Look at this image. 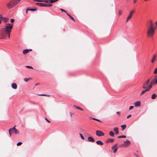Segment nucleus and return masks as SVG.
<instances>
[{"mask_svg": "<svg viewBox=\"0 0 157 157\" xmlns=\"http://www.w3.org/2000/svg\"><path fill=\"white\" fill-rule=\"evenodd\" d=\"M13 24H7L4 27L2 28L0 31V39H5L8 36L10 38V33L13 28Z\"/></svg>", "mask_w": 157, "mask_h": 157, "instance_id": "f257e3e1", "label": "nucleus"}, {"mask_svg": "<svg viewBox=\"0 0 157 157\" xmlns=\"http://www.w3.org/2000/svg\"><path fill=\"white\" fill-rule=\"evenodd\" d=\"M155 33L154 28H149L147 29V35L148 37L152 36Z\"/></svg>", "mask_w": 157, "mask_h": 157, "instance_id": "f03ea898", "label": "nucleus"}, {"mask_svg": "<svg viewBox=\"0 0 157 157\" xmlns=\"http://www.w3.org/2000/svg\"><path fill=\"white\" fill-rule=\"evenodd\" d=\"M35 4L41 7H51L52 6V4L50 3L46 4L38 2L35 3Z\"/></svg>", "mask_w": 157, "mask_h": 157, "instance_id": "7ed1b4c3", "label": "nucleus"}, {"mask_svg": "<svg viewBox=\"0 0 157 157\" xmlns=\"http://www.w3.org/2000/svg\"><path fill=\"white\" fill-rule=\"evenodd\" d=\"M6 6L8 9H11L15 6L13 0H11L6 3Z\"/></svg>", "mask_w": 157, "mask_h": 157, "instance_id": "20e7f679", "label": "nucleus"}, {"mask_svg": "<svg viewBox=\"0 0 157 157\" xmlns=\"http://www.w3.org/2000/svg\"><path fill=\"white\" fill-rule=\"evenodd\" d=\"M96 134L98 136H101L104 135V133L100 130H97L96 132Z\"/></svg>", "mask_w": 157, "mask_h": 157, "instance_id": "39448f33", "label": "nucleus"}, {"mask_svg": "<svg viewBox=\"0 0 157 157\" xmlns=\"http://www.w3.org/2000/svg\"><path fill=\"white\" fill-rule=\"evenodd\" d=\"M150 82V79L147 80L146 82H144L143 83V88L144 89H146L147 87L148 86V84Z\"/></svg>", "mask_w": 157, "mask_h": 157, "instance_id": "423d86ee", "label": "nucleus"}, {"mask_svg": "<svg viewBox=\"0 0 157 157\" xmlns=\"http://www.w3.org/2000/svg\"><path fill=\"white\" fill-rule=\"evenodd\" d=\"M16 126V125H15L13 128L9 129V134L10 136H11V134H12L15 132V127Z\"/></svg>", "mask_w": 157, "mask_h": 157, "instance_id": "0eeeda50", "label": "nucleus"}, {"mask_svg": "<svg viewBox=\"0 0 157 157\" xmlns=\"http://www.w3.org/2000/svg\"><path fill=\"white\" fill-rule=\"evenodd\" d=\"M130 144V142L128 140H126L124 141V143L122 144V146L124 147H126L129 145Z\"/></svg>", "mask_w": 157, "mask_h": 157, "instance_id": "6e6552de", "label": "nucleus"}, {"mask_svg": "<svg viewBox=\"0 0 157 157\" xmlns=\"http://www.w3.org/2000/svg\"><path fill=\"white\" fill-rule=\"evenodd\" d=\"M135 11L134 10H132L130 13L128 17L126 20V22H128L132 17L133 13H134Z\"/></svg>", "mask_w": 157, "mask_h": 157, "instance_id": "1a4fd4ad", "label": "nucleus"}, {"mask_svg": "<svg viewBox=\"0 0 157 157\" xmlns=\"http://www.w3.org/2000/svg\"><path fill=\"white\" fill-rule=\"evenodd\" d=\"M135 106L136 107L139 106L140 105V101H137L134 103Z\"/></svg>", "mask_w": 157, "mask_h": 157, "instance_id": "9d476101", "label": "nucleus"}, {"mask_svg": "<svg viewBox=\"0 0 157 157\" xmlns=\"http://www.w3.org/2000/svg\"><path fill=\"white\" fill-rule=\"evenodd\" d=\"M114 139H108L106 141V143L113 142L114 141Z\"/></svg>", "mask_w": 157, "mask_h": 157, "instance_id": "9b49d317", "label": "nucleus"}, {"mask_svg": "<svg viewBox=\"0 0 157 157\" xmlns=\"http://www.w3.org/2000/svg\"><path fill=\"white\" fill-rule=\"evenodd\" d=\"M15 6L17 4L21 1V0H13Z\"/></svg>", "mask_w": 157, "mask_h": 157, "instance_id": "f8f14e48", "label": "nucleus"}, {"mask_svg": "<svg viewBox=\"0 0 157 157\" xmlns=\"http://www.w3.org/2000/svg\"><path fill=\"white\" fill-rule=\"evenodd\" d=\"M11 87L15 89H16L17 88V85L15 83H12L11 85Z\"/></svg>", "mask_w": 157, "mask_h": 157, "instance_id": "ddd939ff", "label": "nucleus"}, {"mask_svg": "<svg viewBox=\"0 0 157 157\" xmlns=\"http://www.w3.org/2000/svg\"><path fill=\"white\" fill-rule=\"evenodd\" d=\"M88 140L89 141L94 142V140L91 137H88Z\"/></svg>", "mask_w": 157, "mask_h": 157, "instance_id": "4468645a", "label": "nucleus"}, {"mask_svg": "<svg viewBox=\"0 0 157 157\" xmlns=\"http://www.w3.org/2000/svg\"><path fill=\"white\" fill-rule=\"evenodd\" d=\"M31 50H32V49H29V50H28L27 49H25L23 50V53L24 54H26L27 53H28L29 52V51H31Z\"/></svg>", "mask_w": 157, "mask_h": 157, "instance_id": "2eb2a0df", "label": "nucleus"}, {"mask_svg": "<svg viewBox=\"0 0 157 157\" xmlns=\"http://www.w3.org/2000/svg\"><path fill=\"white\" fill-rule=\"evenodd\" d=\"M152 87V86L151 84H150L149 86L145 90L146 92L149 91L151 89Z\"/></svg>", "mask_w": 157, "mask_h": 157, "instance_id": "dca6fc26", "label": "nucleus"}, {"mask_svg": "<svg viewBox=\"0 0 157 157\" xmlns=\"http://www.w3.org/2000/svg\"><path fill=\"white\" fill-rule=\"evenodd\" d=\"M113 130L117 134H118V128L117 127H115L113 129Z\"/></svg>", "mask_w": 157, "mask_h": 157, "instance_id": "f3484780", "label": "nucleus"}, {"mask_svg": "<svg viewBox=\"0 0 157 157\" xmlns=\"http://www.w3.org/2000/svg\"><path fill=\"white\" fill-rule=\"evenodd\" d=\"M96 144L98 145H103V143L101 141H98L96 142Z\"/></svg>", "mask_w": 157, "mask_h": 157, "instance_id": "a211bd4d", "label": "nucleus"}, {"mask_svg": "<svg viewBox=\"0 0 157 157\" xmlns=\"http://www.w3.org/2000/svg\"><path fill=\"white\" fill-rule=\"evenodd\" d=\"M156 97H157L156 94H153L152 95L151 98L152 99H154L156 98Z\"/></svg>", "mask_w": 157, "mask_h": 157, "instance_id": "6ab92c4d", "label": "nucleus"}, {"mask_svg": "<svg viewBox=\"0 0 157 157\" xmlns=\"http://www.w3.org/2000/svg\"><path fill=\"white\" fill-rule=\"evenodd\" d=\"M149 28H154L153 24L152 21H150V25L148 27Z\"/></svg>", "mask_w": 157, "mask_h": 157, "instance_id": "aec40b11", "label": "nucleus"}, {"mask_svg": "<svg viewBox=\"0 0 157 157\" xmlns=\"http://www.w3.org/2000/svg\"><path fill=\"white\" fill-rule=\"evenodd\" d=\"M67 14L70 17V18H71V19L73 21H75V20L74 18L72 16H71V15H70L68 13H67Z\"/></svg>", "mask_w": 157, "mask_h": 157, "instance_id": "412c9836", "label": "nucleus"}, {"mask_svg": "<svg viewBox=\"0 0 157 157\" xmlns=\"http://www.w3.org/2000/svg\"><path fill=\"white\" fill-rule=\"evenodd\" d=\"M156 55H155L153 57L152 59L151 60V62L152 63H153L154 62V61L156 60Z\"/></svg>", "mask_w": 157, "mask_h": 157, "instance_id": "4be33fe9", "label": "nucleus"}, {"mask_svg": "<svg viewBox=\"0 0 157 157\" xmlns=\"http://www.w3.org/2000/svg\"><path fill=\"white\" fill-rule=\"evenodd\" d=\"M74 106L76 108L78 109H80V110H82V111L83 110V109H82L79 106H77L75 105H74Z\"/></svg>", "mask_w": 157, "mask_h": 157, "instance_id": "5701e85b", "label": "nucleus"}, {"mask_svg": "<svg viewBox=\"0 0 157 157\" xmlns=\"http://www.w3.org/2000/svg\"><path fill=\"white\" fill-rule=\"evenodd\" d=\"M109 135L112 137H113L114 136V133L112 131H110L109 132Z\"/></svg>", "mask_w": 157, "mask_h": 157, "instance_id": "b1692460", "label": "nucleus"}, {"mask_svg": "<svg viewBox=\"0 0 157 157\" xmlns=\"http://www.w3.org/2000/svg\"><path fill=\"white\" fill-rule=\"evenodd\" d=\"M126 127V124H124L121 126V127L122 128V130H124Z\"/></svg>", "mask_w": 157, "mask_h": 157, "instance_id": "393cba45", "label": "nucleus"}, {"mask_svg": "<svg viewBox=\"0 0 157 157\" xmlns=\"http://www.w3.org/2000/svg\"><path fill=\"white\" fill-rule=\"evenodd\" d=\"M117 144H116L115 145H114L112 147V148H111L112 149H114L115 148H117L116 147H117Z\"/></svg>", "mask_w": 157, "mask_h": 157, "instance_id": "a878e982", "label": "nucleus"}, {"mask_svg": "<svg viewBox=\"0 0 157 157\" xmlns=\"http://www.w3.org/2000/svg\"><path fill=\"white\" fill-rule=\"evenodd\" d=\"M2 20L4 21L5 22H7L9 20V19L8 18L5 17V18L3 19Z\"/></svg>", "mask_w": 157, "mask_h": 157, "instance_id": "bb28decb", "label": "nucleus"}, {"mask_svg": "<svg viewBox=\"0 0 157 157\" xmlns=\"http://www.w3.org/2000/svg\"><path fill=\"white\" fill-rule=\"evenodd\" d=\"M5 17H3L2 14H0V20H2L3 19H5Z\"/></svg>", "mask_w": 157, "mask_h": 157, "instance_id": "cd10ccee", "label": "nucleus"}, {"mask_svg": "<svg viewBox=\"0 0 157 157\" xmlns=\"http://www.w3.org/2000/svg\"><path fill=\"white\" fill-rule=\"evenodd\" d=\"M79 135L80 136L82 140H84L85 139V138H84V137L82 135V134L80 133Z\"/></svg>", "mask_w": 157, "mask_h": 157, "instance_id": "c85d7f7f", "label": "nucleus"}, {"mask_svg": "<svg viewBox=\"0 0 157 157\" xmlns=\"http://www.w3.org/2000/svg\"><path fill=\"white\" fill-rule=\"evenodd\" d=\"M126 137V136H118L119 138H125Z\"/></svg>", "mask_w": 157, "mask_h": 157, "instance_id": "c756f323", "label": "nucleus"}, {"mask_svg": "<svg viewBox=\"0 0 157 157\" xmlns=\"http://www.w3.org/2000/svg\"><path fill=\"white\" fill-rule=\"evenodd\" d=\"M59 10L62 12H64V13H65L66 14H67V11H66L65 10H63V9H60Z\"/></svg>", "mask_w": 157, "mask_h": 157, "instance_id": "7c9ffc66", "label": "nucleus"}, {"mask_svg": "<svg viewBox=\"0 0 157 157\" xmlns=\"http://www.w3.org/2000/svg\"><path fill=\"white\" fill-rule=\"evenodd\" d=\"M37 10V9L36 8L34 9H31L29 10L33 11H35Z\"/></svg>", "mask_w": 157, "mask_h": 157, "instance_id": "2f4dec72", "label": "nucleus"}, {"mask_svg": "<svg viewBox=\"0 0 157 157\" xmlns=\"http://www.w3.org/2000/svg\"><path fill=\"white\" fill-rule=\"evenodd\" d=\"M33 1L35 2H43V0H33Z\"/></svg>", "mask_w": 157, "mask_h": 157, "instance_id": "473e14b6", "label": "nucleus"}, {"mask_svg": "<svg viewBox=\"0 0 157 157\" xmlns=\"http://www.w3.org/2000/svg\"><path fill=\"white\" fill-rule=\"evenodd\" d=\"M15 134H17L19 133V131H18L17 129H15Z\"/></svg>", "mask_w": 157, "mask_h": 157, "instance_id": "72a5a7b5", "label": "nucleus"}, {"mask_svg": "<svg viewBox=\"0 0 157 157\" xmlns=\"http://www.w3.org/2000/svg\"><path fill=\"white\" fill-rule=\"evenodd\" d=\"M146 91L145 90H143L142 92L141 93V94H140V95H142L143 94H144L146 92Z\"/></svg>", "mask_w": 157, "mask_h": 157, "instance_id": "f704fd0d", "label": "nucleus"}, {"mask_svg": "<svg viewBox=\"0 0 157 157\" xmlns=\"http://www.w3.org/2000/svg\"><path fill=\"white\" fill-rule=\"evenodd\" d=\"M156 84H157V78H156L155 81L153 82V85H155Z\"/></svg>", "mask_w": 157, "mask_h": 157, "instance_id": "c9c22d12", "label": "nucleus"}, {"mask_svg": "<svg viewBox=\"0 0 157 157\" xmlns=\"http://www.w3.org/2000/svg\"><path fill=\"white\" fill-rule=\"evenodd\" d=\"M49 2H50L51 4L53 3L54 2V0H49Z\"/></svg>", "mask_w": 157, "mask_h": 157, "instance_id": "e433bc0d", "label": "nucleus"}, {"mask_svg": "<svg viewBox=\"0 0 157 157\" xmlns=\"http://www.w3.org/2000/svg\"><path fill=\"white\" fill-rule=\"evenodd\" d=\"M26 68H30V69H33V67H32L30 66H26Z\"/></svg>", "mask_w": 157, "mask_h": 157, "instance_id": "4c0bfd02", "label": "nucleus"}, {"mask_svg": "<svg viewBox=\"0 0 157 157\" xmlns=\"http://www.w3.org/2000/svg\"><path fill=\"white\" fill-rule=\"evenodd\" d=\"M29 78H24V81L25 82H27L28 81V80H29Z\"/></svg>", "mask_w": 157, "mask_h": 157, "instance_id": "58836bf2", "label": "nucleus"}, {"mask_svg": "<svg viewBox=\"0 0 157 157\" xmlns=\"http://www.w3.org/2000/svg\"><path fill=\"white\" fill-rule=\"evenodd\" d=\"M49 0H43V2H44L45 3H48L49 2Z\"/></svg>", "mask_w": 157, "mask_h": 157, "instance_id": "ea45409f", "label": "nucleus"}, {"mask_svg": "<svg viewBox=\"0 0 157 157\" xmlns=\"http://www.w3.org/2000/svg\"><path fill=\"white\" fill-rule=\"evenodd\" d=\"M154 73V74H156L157 73V68H156L155 69Z\"/></svg>", "mask_w": 157, "mask_h": 157, "instance_id": "a19ab883", "label": "nucleus"}, {"mask_svg": "<svg viewBox=\"0 0 157 157\" xmlns=\"http://www.w3.org/2000/svg\"><path fill=\"white\" fill-rule=\"evenodd\" d=\"M22 144V142H19L17 144V146H19V145H21Z\"/></svg>", "mask_w": 157, "mask_h": 157, "instance_id": "79ce46f5", "label": "nucleus"}, {"mask_svg": "<svg viewBox=\"0 0 157 157\" xmlns=\"http://www.w3.org/2000/svg\"><path fill=\"white\" fill-rule=\"evenodd\" d=\"M117 149H118L117 148H115V149H114V150H113V152L114 153H116V151H117Z\"/></svg>", "mask_w": 157, "mask_h": 157, "instance_id": "37998d69", "label": "nucleus"}, {"mask_svg": "<svg viewBox=\"0 0 157 157\" xmlns=\"http://www.w3.org/2000/svg\"><path fill=\"white\" fill-rule=\"evenodd\" d=\"M93 119L94 120H95L99 122H101V121L99 120H98V119H95V118H93Z\"/></svg>", "mask_w": 157, "mask_h": 157, "instance_id": "c03bdc74", "label": "nucleus"}, {"mask_svg": "<svg viewBox=\"0 0 157 157\" xmlns=\"http://www.w3.org/2000/svg\"><path fill=\"white\" fill-rule=\"evenodd\" d=\"M14 21V20L13 19H11V20H10V21L11 23H13V22Z\"/></svg>", "mask_w": 157, "mask_h": 157, "instance_id": "a18cd8bd", "label": "nucleus"}, {"mask_svg": "<svg viewBox=\"0 0 157 157\" xmlns=\"http://www.w3.org/2000/svg\"><path fill=\"white\" fill-rule=\"evenodd\" d=\"M134 107L133 106H130L129 107V110H130L132 109Z\"/></svg>", "mask_w": 157, "mask_h": 157, "instance_id": "49530a36", "label": "nucleus"}, {"mask_svg": "<svg viewBox=\"0 0 157 157\" xmlns=\"http://www.w3.org/2000/svg\"><path fill=\"white\" fill-rule=\"evenodd\" d=\"M40 96H47V95L44 94H41L39 95Z\"/></svg>", "mask_w": 157, "mask_h": 157, "instance_id": "de8ad7c7", "label": "nucleus"}, {"mask_svg": "<svg viewBox=\"0 0 157 157\" xmlns=\"http://www.w3.org/2000/svg\"><path fill=\"white\" fill-rule=\"evenodd\" d=\"M122 13V12L120 10L119 11V15H121Z\"/></svg>", "mask_w": 157, "mask_h": 157, "instance_id": "09e8293b", "label": "nucleus"}, {"mask_svg": "<svg viewBox=\"0 0 157 157\" xmlns=\"http://www.w3.org/2000/svg\"><path fill=\"white\" fill-rule=\"evenodd\" d=\"M131 115L130 114V115H128V116H127V118H129V117H131Z\"/></svg>", "mask_w": 157, "mask_h": 157, "instance_id": "8fccbe9b", "label": "nucleus"}, {"mask_svg": "<svg viewBox=\"0 0 157 157\" xmlns=\"http://www.w3.org/2000/svg\"><path fill=\"white\" fill-rule=\"evenodd\" d=\"M45 120H46L47 121V122L48 123H50V121H49L46 118H45Z\"/></svg>", "mask_w": 157, "mask_h": 157, "instance_id": "3c124183", "label": "nucleus"}, {"mask_svg": "<svg viewBox=\"0 0 157 157\" xmlns=\"http://www.w3.org/2000/svg\"><path fill=\"white\" fill-rule=\"evenodd\" d=\"M116 113L117 114L119 115H120V113L119 112H116Z\"/></svg>", "mask_w": 157, "mask_h": 157, "instance_id": "603ef678", "label": "nucleus"}, {"mask_svg": "<svg viewBox=\"0 0 157 157\" xmlns=\"http://www.w3.org/2000/svg\"><path fill=\"white\" fill-rule=\"evenodd\" d=\"M30 9H29V8H28L26 9V13H27L28 10H29Z\"/></svg>", "mask_w": 157, "mask_h": 157, "instance_id": "864d4df0", "label": "nucleus"}, {"mask_svg": "<svg viewBox=\"0 0 157 157\" xmlns=\"http://www.w3.org/2000/svg\"><path fill=\"white\" fill-rule=\"evenodd\" d=\"M136 1H137V0H134L133 2L134 3H135L136 2Z\"/></svg>", "mask_w": 157, "mask_h": 157, "instance_id": "5fc2aeb1", "label": "nucleus"}, {"mask_svg": "<svg viewBox=\"0 0 157 157\" xmlns=\"http://www.w3.org/2000/svg\"><path fill=\"white\" fill-rule=\"evenodd\" d=\"M72 115H73V114L72 113H70V116H71V117H72Z\"/></svg>", "mask_w": 157, "mask_h": 157, "instance_id": "6e6d98bb", "label": "nucleus"}, {"mask_svg": "<svg viewBox=\"0 0 157 157\" xmlns=\"http://www.w3.org/2000/svg\"><path fill=\"white\" fill-rule=\"evenodd\" d=\"M151 0H144V1L145 2H147L148 1H150Z\"/></svg>", "mask_w": 157, "mask_h": 157, "instance_id": "4d7b16f0", "label": "nucleus"}, {"mask_svg": "<svg viewBox=\"0 0 157 157\" xmlns=\"http://www.w3.org/2000/svg\"><path fill=\"white\" fill-rule=\"evenodd\" d=\"M39 83H37L36 84L35 86H37V85H39Z\"/></svg>", "mask_w": 157, "mask_h": 157, "instance_id": "13d9d810", "label": "nucleus"}, {"mask_svg": "<svg viewBox=\"0 0 157 157\" xmlns=\"http://www.w3.org/2000/svg\"><path fill=\"white\" fill-rule=\"evenodd\" d=\"M153 82H151L150 83V84H151V85L152 86V84L153 85Z\"/></svg>", "mask_w": 157, "mask_h": 157, "instance_id": "bf43d9fd", "label": "nucleus"}, {"mask_svg": "<svg viewBox=\"0 0 157 157\" xmlns=\"http://www.w3.org/2000/svg\"><path fill=\"white\" fill-rule=\"evenodd\" d=\"M58 0H54V2L57 1Z\"/></svg>", "mask_w": 157, "mask_h": 157, "instance_id": "052dcab7", "label": "nucleus"}, {"mask_svg": "<svg viewBox=\"0 0 157 157\" xmlns=\"http://www.w3.org/2000/svg\"><path fill=\"white\" fill-rule=\"evenodd\" d=\"M156 25L157 26V21L156 22Z\"/></svg>", "mask_w": 157, "mask_h": 157, "instance_id": "680f3d73", "label": "nucleus"}, {"mask_svg": "<svg viewBox=\"0 0 157 157\" xmlns=\"http://www.w3.org/2000/svg\"><path fill=\"white\" fill-rule=\"evenodd\" d=\"M47 96H48V97H49V96H50V95H47Z\"/></svg>", "mask_w": 157, "mask_h": 157, "instance_id": "e2e57ef3", "label": "nucleus"}, {"mask_svg": "<svg viewBox=\"0 0 157 157\" xmlns=\"http://www.w3.org/2000/svg\"><path fill=\"white\" fill-rule=\"evenodd\" d=\"M1 23V20H0V24Z\"/></svg>", "mask_w": 157, "mask_h": 157, "instance_id": "0e129e2a", "label": "nucleus"}]
</instances>
